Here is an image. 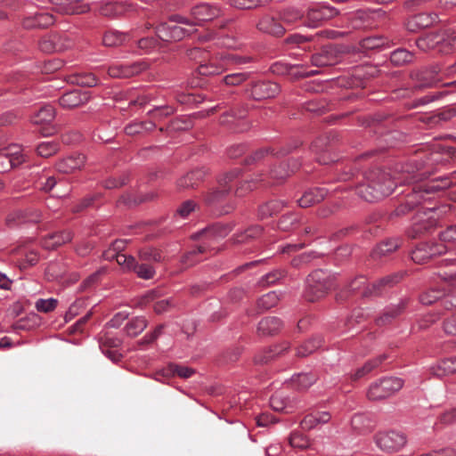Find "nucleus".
<instances>
[{
	"instance_id": "nucleus-1",
	"label": "nucleus",
	"mask_w": 456,
	"mask_h": 456,
	"mask_svg": "<svg viewBox=\"0 0 456 456\" xmlns=\"http://www.w3.org/2000/svg\"><path fill=\"white\" fill-rule=\"evenodd\" d=\"M416 180L414 172L403 170L398 177L381 168H374L367 175V183L357 187V194L368 202H374L389 196L398 183H410Z\"/></svg>"
},
{
	"instance_id": "nucleus-2",
	"label": "nucleus",
	"mask_w": 456,
	"mask_h": 456,
	"mask_svg": "<svg viewBox=\"0 0 456 456\" xmlns=\"http://www.w3.org/2000/svg\"><path fill=\"white\" fill-rule=\"evenodd\" d=\"M333 286L330 272L314 270L306 278L304 297L307 301L314 302L322 298Z\"/></svg>"
},
{
	"instance_id": "nucleus-3",
	"label": "nucleus",
	"mask_w": 456,
	"mask_h": 456,
	"mask_svg": "<svg viewBox=\"0 0 456 456\" xmlns=\"http://www.w3.org/2000/svg\"><path fill=\"white\" fill-rule=\"evenodd\" d=\"M417 47L428 52L431 50L447 54L456 48V34H447L444 32L429 33L416 40Z\"/></svg>"
},
{
	"instance_id": "nucleus-4",
	"label": "nucleus",
	"mask_w": 456,
	"mask_h": 456,
	"mask_svg": "<svg viewBox=\"0 0 456 456\" xmlns=\"http://www.w3.org/2000/svg\"><path fill=\"white\" fill-rule=\"evenodd\" d=\"M20 11L21 25L24 28H46L55 21L53 14L38 10L32 3L21 2Z\"/></svg>"
},
{
	"instance_id": "nucleus-5",
	"label": "nucleus",
	"mask_w": 456,
	"mask_h": 456,
	"mask_svg": "<svg viewBox=\"0 0 456 456\" xmlns=\"http://www.w3.org/2000/svg\"><path fill=\"white\" fill-rule=\"evenodd\" d=\"M403 387V380L397 377H384L372 383L367 395L370 400L379 401L390 397Z\"/></svg>"
},
{
	"instance_id": "nucleus-6",
	"label": "nucleus",
	"mask_w": 456,
	"mask_h": 456,
	"mask_svg": "<svg viewBox=\"0 0 456 456\" xmlns=\"http://www.w3.org/2000/svg\"><path fill=\"white\" fill-rule=\"evenodd\" d=\"M406 436L399 431H383L375 435V444L385 452H396L406 444Z\"/></svg>"
},
{
	"instance_id": "nucleus-7",
	"label": "nucleus",
	"mask_w": 456,
	"mask_h": 456,
	"mask_svg": "<svg viewBox=\"0 0 456 456\" xmlns=\"http://www.w3.org/2000/svg\"><path fill=\"white\" fill-rule=\"evenodd\" d=\"M446 253H449V247L442 242H423L411 251V259L417 264H424L434 256Z\"/></svg>"
},
{
	"instance_id": "nucleus-8",
	"label": "nucleus",
	"mask_w": 456,
	"mask_h": 456,
	"mask_svg": "<svg viewBox=\"0 0 456 456\" xmlns=\"http://www.w3.org/2000/svg\"><path fill=\"white\" fill-rule=\"evenodd\" d=\"M148 69L149 64L142 60L134 62H117L108 68V74L115 78H129L144 72Z\"/></svg>"
},
{
	"instance_id": "nucleus-9",
	"label": "nucleus",
	"mask_w": 456,
	"mask_h": 456,
	"mask_svg": "<svg viewBox=\"0 0 456 456\" xmlns=\"http://www.w3.org/2000/svg\"><path fill=\"white\" fill-rule=\"evenodd\" d=\"M338 14V11L332 6L324 4H318L310 7L306 13L305 25L308 28H317L323 21L329 20Z\"/></svg>"
},
{
	"instance_id": "nucleus-10",
	"label": "nucleus",
	"mask_w": 456,
	"mask_h": 456,
	"mask_svg": "<svg viewBox=\"0 0 456 456\" xmlns=\"http://www.w3.org/2000/svg\"><path fill=\"white\" fill-rule=\"evenodd\" d=\"M442 69L438 64L422 68L411 75L419 88L435 87L442 82Z\"/></svg>"
},
{
	"instance_id": "nucleus-11",
	"label": "nucleus",
	"mask_w": 456,
	"mask_h": 456,
	"mask_svg": "<svg viewBox=\"0 0 456 456\" xmlns=\"http://www.w3.org/2000/svg\"><path fill=\"white\" fill-rule=\"evenodd\" d=\"M433 210L431 208L425 211H419L412 219V224L407 230V235L411 239H416L428 232L434 228L436 219L431 217Z\"/></svg>"
},
{
	"instance_id": "nucleus-12",
	"label": "nucleus",
	"mask_w": 456,
	"mask_h": 456,
	"mask_svg": "<svg viewBox=\"0 0 456 456\" xmlns=\"http://www.w3.org/2000/svg\"><path fill=\"white\" fill-rule=\"evenodd\" d=\"M281 92L280 86L271 81H256L247 89L249 98L255 101H262L275 97Z\"/></svg>"
},
{
	"instance_id": "nucleus-13",
	"label": "nucleus",
	"mask_w": 456,
	"mask_h": 456,
	"mask_svg": "<svg viewBox=\"0 0 456 456\" xmlns=\"http://www.w3.org/2000/svg\"><path fill=\"white\" fill-rule=\"evenodd\" d=\"M223 11L216 4L201 3L191 9V15L197 26L221 16Z\"/></svg>"
},
{
	"instance_id": "nucleus-14",
	"label": "nucleus",
	"mask_w": 456,
	"mask_h": 456,
	"mask_svg": "<svg viewBox=\"0 0 456 456\" xmlns=\"http://www.w3.org/2000/svg\"><path fill=\"white\" fill-rule=\"evenodd\" d=\"M240 171L239 169L231 170L218 178L219 189H216L206 196V202L209 205H215L220 202L225 198L229 192V189L226 188L229 183L238 178Z\"/></svg>"
},
{
	"instance_id": "nucleus-15",
	"label": "nucleus",
	"mask_w": 456,
	"mask_h": 456,
	"mask_svg": "<svg viewBox=\"0 0 456 456\" xmlns=\"http://www.w3.org/2000/svg\"><path fill=\"white\" fill-rule=\"evenodd\" d=\"M193 29H186L179 25L163 23L156 28L157 37L162 42L180 41L189 36Z\"/></svg>"
},
{
	"instance_id": "nucleus-16",
	"label": "nucleus",
	"mask_w": 456,
	"mask_h": 456,
	"mask_svg": "<svg viewBox=\"0 0 456 456\" xmlns=\"http://www.w3.org/2000/svg\"><path fill=\"white\" fill-rule=\"evenodd\" d=\"M429 190H412L407 193L405 200L401 203L391 214L392 216H402L414 209L425 200L424 192H428Z\"/></svg>"
},
{
	"instance_id": "nucleus-17",
	"label": "nucleus",
	"mask_w": 456,
	"mask_h": 456,
	"mask_svg": "<svg viewBox=\"0 0 456 456\" xmlns=\"http://www.w3.org/2000/svg\"><path fill=\"white\" fill-rule=\"evenodd\" d=\"M134 9V5L126 2L101 1L98 3L99 13L108 18H116Z\"/></svg>"
},
{
	"instance_id": "nucleus-18",
	"label": "nucleus",
	"mask_w": 456,
	"mask_h": 456,
	"mask_svg": "<svg viewBox=\"0 0 456 456\" xmlns=\"http://www.w3.org/2000/svg\"><path fill=\"white\" fill-rule=\"evenodd\" d=\"M57 12L63 14H81L89 11L84 0H49Z\"/></svg>"
},
{
	"instance_id": "nucleus-19",
	"label": "nucleus",
	"mask_w": 456,
	"mask_h": 456,
	"mask_svg": "<svg viewBox=\"0 0 456 456\" xmlns=\"http://www.w3.org/2000/svg\"><path fill=\"white\" fill-rule=\"evenodd\" d=\"M437 15L430 12H420L410 17L405 23L406 28L411 32H417L419 29L432 26L437 20Z\"/></svg>"
},
{
	"instance_id": "nucleus-20",
	"label": "nucleus",
	"mask_w": 456,
	"mask_h": 456,
	"mask_svg": "<svg viewBox=\"0 0 456 456\" xmlns=\"http://www.w3.org/2000/svg\"><path fill=\"white\" fill-rule=\"evenodd\" d=\"M299 167V163L296 159H291L289 163H281L277 167L271 169L269 175L273 182H264L265 185L275 183H280L286 179L291 173H293Z\"/></svg>"
},
{
	"instance_id": "nucleus-21",
	"label": "nucleus",
	"mask_w": 456,
	"mask_h": 456,
	"mask_svg": "<svg viewBox=\"0 0 456 456\" xmlns=\"http://www.w3.org/2000/svg\"><path fill=\"white\" fill-rule=\"evenodd\" d=\"M256 28L263 33L275 37H281L286 31V28L283 24L281 23V20L279 21L270 15H264L256 23Z\"/></svg>"
},
{
	"instance_id": "nucleus-22",
	"label": "nucleus",
	"mask_w": 456,
	"mask_h": 456,
	"mask_svg": "<svg viewBox=\"0 0 456 456\" xmlns=\"http://www.w3.org/2000/svg\"><path fill=\"white\" fill-rule=\"evenodd\" d=\"M86 162V158L82 154L70 155L56 162L55 168L62 174H70L80 169Z\"/></svg>"
},
{
	"instance_id": "nucleus-23",
	"label": "nucleus",
	"mask_w": 456,
	"mask_h": 456,
	"mask_svg": "<svg viewBox=\"0 0 456 456\" xmlns=\"http://www.w3.org/2000/svg\"><path fill=\"white\" fill-rule=\"evenodd\" d=\"M247 110L243 108L238 113L234 111L229 112L223 117L222 124L228 126L235 132H244L248 129L249 126L244 120Z\"/></svg>"
},
{
	"instance_id": "nucleus-24",
	"label": "nucleus",
	"mask_w": 456,
	"mask_h": 456,
	"mask_svg": "<svg viewBox=\"0 0 456 456\" xmlns=\"http://www.w3.org/2000/svg\"><path fill=\"white\" fill-rule=\"evenodd\" d=\"M88 99L89 96L86 93H82L81 90L75 89L64 93L59 98V103L63 108L72 109L84 104Z\"/></svg>"
},
{
	"instance_id": "nucleus-25",
	"label": "nucleus",
	"mask_w": 456,
	"mask_h": 456,
	"mask_svg": "<svg viewBox=\"0 0 456 456\" xmlns=\"http://www.w3.org/2000/svg\"><path fill=\"white\" fill-rule=\"evenodd\" d=\"M330 419L331 415L329 411H313L304 417L300 422V427L304 430H311L328 423Z\"/></svg>"
},
{
	"instance_id": "nucleus-26",
	"label": "nucleus",
	"mask_w": 456,
	"mask_h": 456,
	"mask_svg": "<svg viewBox=\"0 0 456 456\" xmlns=\"http://www.w3.org/2000/svg\"><path fill=\"white\" fill-rule=\"evenodd\" d=\"M338 53L332 47H325L311 58L312 65L318 68L332 66L338 62Z\"/></svg>"
},
{
	"instance_id": "nucleus-27",
	"label": "nucleus",
	"mask_w": 456,
	"mask_h": 456,
	"mask_svg": "<svg viewBox=\"0 0 456 456\" xmlns=\"http://www.w3.org/2000/svg\"><path fill=\"white\" fill-rule=\"evenodd\" d=\"M408 304L407 298L400 299V301L395 305H390L387 306L380 316L376 319V322L378 325H385L389 323L392 320L400 315L403 310L405 309Z\"/></svg>"
},
{
	"instance_id": "nucleus-28",
	"label": "nucleus",
	"mask_w": 456,
	"mask_h": 456,
	"mask_svg": "<svg viewBox=\"0 0 456 456\" xmlns=\"http://www.w3.org/2000/svg\"><path fill=\"white\" fill-rule=\"evenodd\" d=\"M225 70H227L226 66L221 53L198 67V71L202 76L218 75Z\"/></svg>"
},
{
	"instance_id": "nucleus-29",
	"label": "nucleus",
	"mask_w": 456,
	"mask_h": 456,
	"mask_svg": "<svg viewBox=\"0 0 456 456\" xmlns=\"http://www.w3.org/2000/svg\"><path fill=\"white\" fill-rule=\"evenodd\" d=\"M402 273H395L379 279V281L372 283V290H370V295L378 296L382 294L387 289H390L397 284L402 280Z\"/></svg>"
},
{
	"instance_id": "nucleus-30",
	"label": "nucleus",
	"mask_w": 456,
	"mask_h": 456,
	"mask_svg": "<svg viewBox=\"0 0 456 456\" xmlns=\"http://www.w3.org/2000/svg\"><path fill=\"white\" fill-rule=\"evenodd\" d=\"M326 195L327 191L324 188L310 189L298 199V205L301 208H309L323 200Z\"/></svg>"
},
{
	"instance_id": "nucleus-31",
	"label": "nucleus",
	"mask_w": 456,
	"mask_h": 456,
	"mask_svg": "<svg viewBox=\"0 0 456 456\" xmlns=\"http://www.w3.org/2000/svg\"><path fill=\"white\" fill-rule=\"evenodd\" d=\"M283 327L282 321L276 316H268L263 318L257 326L258 333L263 336L273 335L280 331Z\"/></svg>"
},
{
	"instance_id": "nucleus-32",
	"label": "nucleus",
	"mask_w": 456,
	"mask_h": 456,
	"mask_svg": "<svg viewBox=\"0 0 456 456\" xmlns=\"http://www.w3.org/2000/svg\"><path fill=\"white\" fill-rule=\"evenodd\" d=\"M430 374L442 378L445 375L453 374L456 372V357H451L442 360L429 367Z\"/></svg>"
},
{
	"instance_id": "nucleus-33",
	"label": "nucleus",
	"mask_w": 456,
	"mask_h": 456,
	"mask_svg": "<svg viewBox=\"0 0 456 456\" xmlns=\"http://www.w3.org/2000/svg\"><path fill=\"white\" fill-rule=\"evenodd\" d=\"M73 238L70 231H62L47 235L43 240V246L45 248L53 249L62 244L69 242Z\"/></svg>"
},
{
	"instance_id": "nucleus-34",
	"label": "nucleus",
	"mask_w": 456,
	"mask_h": 456,
	"mask_svg": "<svg viewBox=\"0 0 456 456\" xmlns=\"http://www.w3.org/2000/svg\"><path fill=\"white\" fill-rule=\"evenodd\" d=\"M132 37L129 33H124L118 30L107 31L102 38L103 45L108 47H117L130 41Z\"/></svg>"
},
{
	"instance_id": "nucleus-35",
	"label": "nucleus",
	"mask_w": 456,
	"mask_h": 456,
	"mask_svg": "<svg viewBox=\"0 0 456 456\" xmlns=\"http://www.w3.org/2000/svg\"><path fill=\"white\" fill-rule=\"evenodd\" d=\"M55 118V110L52 105H45L41 107L30 120L34 125H49Z\"/></svg>"
},
{
	"instance_id": "nucleus-36",
	"label": "nucleus",
	"mask_w": 456,
	"mask_h": 456,
	"mask_svg": "<svg viewBox=\"0 0 456 456\" xmlns=\"http://www.w3.org/2000/svg\"><path fill=\"white\" fill-rule=\"evenodd\" d=\"M264 182H265V175L264 174H257L255 177L240 183L236 188L235 194L237 197H243Z\"/></svg>"
},
{
	"instance_id": "nucleus-37",
	"label": "nucleus",
	"mask_w": 456,
	"mask_h": 456,
	"mask_svg": "<svg viewBox=\"0 0 456 456\" xmlns=\"http://www.w3.org/2000/svg\"><path fill=\"white\" fill-rule=\"evenodd\" d=\"M212 249L214 248H210V246L208 243L202 242L201 244L198 245L195 248L187 252L182 257L181 262L183 265H185V267L191 266L198 263L199 261H200V259L198 258V255L208 253Z\"/></svg>"
},
{
	"instance_id": "nucleus-38",
	"label": "nucleus",
	"mask_w": 456,
	"mask_h": 456,
	"mask_svg": "<svg viewBox=\"0 0 456 456\" xmlns=\"http://www.w3.org/2000/svg\"><path fill=\"white\" fill-rule=\"evenodd\" d=\"M304 17V12L297 7H287L279 13L281 23L286 26H292Z\"/></svg>"
},
{
	"instance_id": "nucleus-39",
	"label": "nucleus",
	"mask_w": 456,
	"mask_h": 456,
	"mask_svg": "<svg viewBox=\"0 0 456 456\" xmlns=\"http://www.w3.org/2000/svg\"><path fill=\"white\" fill-rule=\"evenodd\" d=\"M399 247L398 240L396 239H389L378 244L372 250L373 258H380L386 256L388 254L395 251Z\"/></svg>"
},
{
	"instance_id": "nucleus-40",
	"label": "nucleus",
	"mask_w": 456,
	"mask_h": 456,
	"mask_svg": "<svg viewBox=\"0 0 456 456\" xmlns=\"http://www.w3.org/2000/svg\"><path fill=\"white\" fill-rule=\"evenodd\" d=\"M206 173L203 169H196L193 170L188 174H186L184 176L181 177L177 181V185L180 188H192L196 186L200 181H201Z\"/></svg>"
},
{
	"instance_id": "nucleus-41",
	"label": "nucleus",
	"mask_w": 456,
	"mask_h": 456,
	"mask_svg": "<svg viewBox=\"0 0 456 456\" xmlns=\"http://www.w3.org/2000/svg\"><path fill=\"white\" fill-rule=\"evenodd\" d=\"M155 127L156 125L151 120L133 121L126 126L125 133L128 135H135L145 132L152 131Z\"/></svg>"
},
{
	"instance_id": "nucleus-42",
	"label": "nucleus",
	"mask_w": 456,
	"mask_h": 456,
	"mask_svg": "<svg viewBox=\"0 0 456 456\" xmlns=\"http://www.w3.org/2000/svg\"><path fill=\"white\" fill-rule=\"evenodd\" d=\"M322 345V338L320 336L314 337L303 344H301L297 350V354L299 357H305L314 353Z\"/></svg>"
},
{
	"instance_id": "nucleus-43",
	"label": "nucleus",
	"mask_w": 456,
	"mask_h": 456,
	"mask_svg": "<svg viewBox=\"0 0 456 456\" xmlns=\"http://www.w3.org/2000/svg\"><path fill=\"white\" fill-rule=\"evenodd\" d=\"M147 327V321L142 316H136L130 320L125 326V332L129 337H135L142 333Z\"/></svg>"
},
{
	"instance_id": "nucleus-44",
	"label": "nucleus",
	"mask_w": 456,
	"mask_h": 456,
	"mask_svg": "<svg viewBox=\"0 0 456 456\" xmlns=\"http://www.w3.org/2000/svg\"><path fill=\"white\" fill-rule=\"evenodd\" d=\"M317 378L313 373H297L291 378V383L295 388L304 390L310 387Z\"/></svg>"
},
{
	"instance_id": "nucleus-45",
	"label": "nucleus",
	"mask_w": 456,
	"mask_h": 456,
	"mask_svg": "<svg viewBox=\"0 0 456 456\" xmlns=\"http://www.w3.org/2000/svg\"><path fill=\"white\" fill-rule=\"evenodd\" d=\"M284 207V202L280 200H272L261 205L258 208V216L261 218H267L278 212Z\"/></svg>"
},
{
	"instance_id": "nucleus-46",
	"label": "nucleus",
	"mask_w": 456,
	"mask_h": 456,
	"mask_svg": "<svg viewBox=\"0 0 456 456\" xmlns=\"http://www.w3.org/2000/svg\"><path fill=\"white\" fill-rule=\"evenodd\" d=\"M413 58V53L404 48H398L390 54V61L395 66H403L411 63Z\"/></svg>"
},
{
	"instance_id": "nucleus-47",
	"label": "nucleus",
	"mask_w": 456,
	"mask_h": 456,
	"mask_svg": "<svg viewBox=\"0 0 456 456\" xmlns=\"http://www.w3.org/2000/svg\"><path fill=\"white\" fill-rule=\"evenodd\" d=\"M280 301V296L276 291H270L265 295H263L257 300V306L262 310H269L270 308L275 306Z\"/></svg>"
},
{
	"instance_id": "nucleus-48",
	"label": "nucleus",
	"mask_w": 456,
	"mask_h": 456,
	"mask_svg": "<svg viewBox=\"0 0 456 456\" xmlns=\"http://www.w3.org/2000/svg\"><path fill=\"white\" fill-rule=\"evenodd\" d=\"M175 112V107L164 104V105H155L151 110L147 112V115L155 118V119H162L170 115H173Z\"/></svg>"
},
{
	"instance_id": "nucleus-49",
	"label": "nucleus",
	"mask_w": 456,
	"mask_h": 456,
	"mask_svg": "<svg viewBox=\"0 0 456 456\" xmlns=\"http://www.w3.org/2000/svg\"><path fill=\"white\" fill-rule=\"evenodd\" d=\"M353 428L358 432H364L371 428V421L363 413H356L351 419Z\"/></svg>"
},
{
	"instance_id": "nucleus-50",
	"label": "nucleus",
	"mask_w": 456,
	"mask_h": 456,
	"mask_svg": "<svg viewBox=\"0 0 456 456\" xmlns=\"http://www.w3.org/2000/svg\"><path fill=\"white\" fill-rule=\"evenodd\" d=\"M226 69H230L232 66H240L246 64L251 61L249 57L240 56L234 53H221Z\"/></svg>"
},
{
	"instance_id": "nucleus-51",
	"label": "nucleus",
	"mask_w": 456,
	"mask_h": 456,
	"mask_svg": "<svg viewBox=\"0 0 456 456\" xmlns=\"http://www.w3.org/2000/svg\"><path fill=\"white\" fill-rule=\"evenodd\" d=\"M449 247V252L456 251V225L447 228L440 233V241Z\"/></svg>"
},
{
	"instance_id": "nucleus-52",
	"label": "nucleus",
	"mask_w": 456,
	"mask_h": 456,
	"mask_svg": "<svg viewBox=\"0 0 456 456\" xmlns=\"http://www.w3.org/2000/svg\"><path fill=\"white\" fill-rule=\"evenodd\" d=\"M362 46L368 50L382 48L387 45V39L382 36H371L362 40Z\"/></svg>"
},
{
	"instance_id": "nucleus-53",
	"label": "nucleus",
	"mask_w": 456,
	"mask_h": 456,
	"mask_svg": "<svg viewBox=\"0 0 456 456\" xmlns=\"http://www.w3.org/2000/svg\"><path fill=\"white\" fill-rule=\"evenodd\" d=\"M59 151V143L54 141H45L40 142L37 147L38 155L48 158Z\"/></svg>"
},
{
	"instance_id": "nucleus-54",
	"label": "nucleus",
	"mask_w": 456,
	"mask_h": 456,
	"mask_svg": "<svg viewBox=\"0 0 456 456\" xmlns=\"http://www.w3.org/2000/svg\"><path fill=\"white\" fill-rule=\"evenodd\" d=\"M448 94H449L448 91H439V92L428 94L424 96L415 99L414 102H413V107L424 106L430 102L439 101Z\"/></svg>"
},
{
	"instance_id": "nucleus-55",
	"label": "nucleus",
	"mask_w": 456,
	"mask_h": 456,
	"mask_svg": "<svg viewBox=\"0 0 456 456\" xmlns=\"http://www.w3.org/2000/svg\"><path fill=\"white\" fill-rule=\"evenodd\" d=\"M137 45L145 53H151L162 46L160 40L154 37H147L141 38L140 40H138Z\"/></svg>"
},
{
	"instance_id": "nucleus-56",
	"label": "nucleus",
	"mask_w": 456,
	"mask_h": 456,
	"mask_svg": "<svg viewBox=\"0 0 456 456\" xmlns=\"http://www.w3.org/2000/svg\"><path fill=\"white\" fill-rule=\"evenodd\" d=\"M53 38L55 39V46L57 48V52H62L67 49H69L73 46L74 41L73 39L67 34L62 33H54L53 34Z\"/></svg>"
},
{
	"instance_id": "nucleus-57",
	"label": "nucleus",
	"mask_w": 456,
	"mask_h": 456,
	"mask_svg": "<svg viewBox=\"0 0 456 456\" xmlns=\"http://www.w3.org/2000/svg\"><path fill=\"white\" fill-rule=\"evenodd\" d=\"M117 263L123 268L124 271H133L137 264L135 258L131 255L117 253L115 256Z\"/></svg>"
},
{
	"instance_id": "nucleus-58",
	"label": "nucleus",
	"mask_w": 456,
	"mask_h": 456,
	"mask_svg": "<svg viewBox=\"0 0 456 456\" xmlns=\"http://www.w3.org/2000/svg\"><path fill=\"white\" fill-rule=\"evenodd\" d=\"M444 296V292L438 289H432L423 292L419 296V301L422 305H431L436 302Z\"/></svg>"
},
{
	"instance_id": "nucleus-59",
	"label": "nucleus",
	"mask_w": 456,
	"mask_h": 456,
	"mask_svg": "<svg viewBox=\"0 0 456 456\" xmlns=\"http://www.w3.org/2000/svg\"><path fill=\"white\" fill-rule=\"evenodd\" d=\"M4 151H8L7 157L12 160V167H16L24 161V156L21 153L20 147L16 144L10 145L4 148Z\"/></svg>"
},
{
	"instance_id": "nucleus-60",
	"label": "nucleus",
	"mask_w": 456,
	"mask_h": 456,
	"mask_svg": "<svg viewBox=\"0 0 456 456\" xmlns=\"http://www.w3.org/2000/svg\"><path fill=\"white\" fill-rule=\"evenodd\" d=\"M55 39L53 38V34H49L44 36L38 41V48L41 52L45 53H53L57 52V48L55 46Z\"/></svg>"
},
{
	"instance_id": "nucleus-61",
	"label": "nucleus",
	"mask_w": 456,
	"mask_h": 456,
	"mask_svg": "<svg viewBox=\"0 0 456 456\" xmlns=\"http://www.w3.org/2000/svg\"><path fill=\"white\" fill-rule=\"evenodd\" d=\"M248 72H238L226 75L223 77V81L227 86H239L249 77Z\"/></svg>"
},
{
	"instance_id": "nucleus-62",
	"label": "nucleus",
	"mask_w": 456,
	"mask_h": 456,
	"mask_svg": "<svg viewBox=\"0 0 456 456\" xmlns=\"http://www.w3.org/2000/svg\"><path fill=\"white\" fill-rule=\"evenodd\" d=\"M284 273L280 270H273L265 275L262 276L258 281V284L262 287L271 286L275 284L283 277Z\"/></svg>"
},
{
	"instance_id": "nucleus-63",
	"label": "nucleus",
	"mask_w": 456,
	"mask_h": 456,
	"mask_svg": "<svg viewBox=\"0 0 456 456\" xmlns=\"http://www.w3.org/2000/svg\"><path fill=\"white\" fill-rule=\"evenodd\" d=\"M298 216L296 214H287L281 216L278 226L281 230L289 231L296 227L298 224Z\"/></svg>"
},
{
	"instance_id": "nucleus-64",
	"label": "nucleus",
	"mask_w": 456,
	"mask_h": 456,
	"mask_svg": "<svg viewBox=\"0 0 456 456\" xmlns=\"http://www.w3.org/2000/svg\"><path fill=\"white\" fill-rule=\"evenodd\" d=\"M134 272L137 274V276L143 280L152 279L156 273L155 269L148 265V264H141L138 263L135 265Z\"/></svg>"
}]
</instances>
